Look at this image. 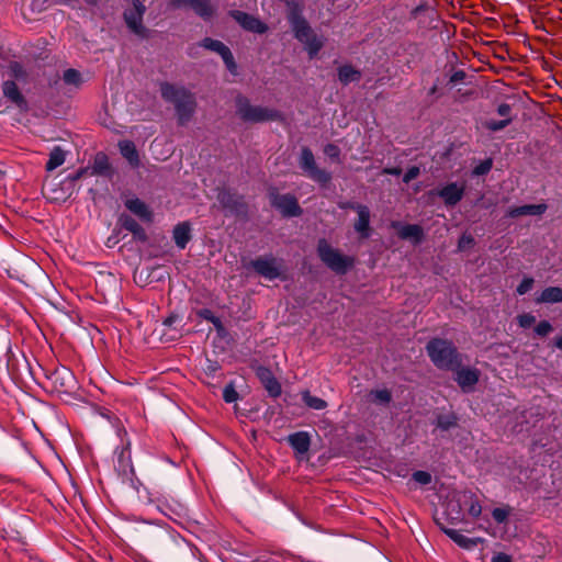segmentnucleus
Returning a JSON list of instances; mask_svg holds the SVG:
<instances>
[{"label":"nucleus","mask_w":562,"mask_h":562,"mask_svg":"<svg viewBox=\"0 0 562 562\" xmlns=\"http://www.w3.org/2000/svg\"><path fill=\"white\" fill-rule=\"evenodd\" d=\"M288 441L297 454L306 453L311 446V438L305 431H299L290 435Z\"/></svg>","instance_id":"obj_19"},{"label":"nucleus","mask_w":562,"mask_h":562,"mask_svg":"<svg viewBox=\"0 0 562 562\" xmlns=\"http://www.w3.org/2000/svg\"><path fill=\"white\" fill-rule=\"evenodd\" d=\"M237 114L246 122L261 123L268 121H277L281 117V114L269 108L259 105H252L246 98L239 97L237 99Z\"/></svg>","instance_id":"obj_5"},{"label":"nucleus","mask_w":562,"mask_h":562,"mask_svg":"<svg viewBox=\"0 0 562 562\" xmlns=\"http://www.w3.org/2000/svg\"><path fill=\"white\" fill-rule=\"evenodd\" d=\"M282 2H284L289 8L292 9L291 13L289 14V16L292 14V13H295L297 14V10H299V0H281Z\"/></svg>","instance_id":"obj_49"},{"label":"nucleus","mask_w":562,"mask_h":562,"mask_svg":"<svg viewBox=\"0 0 562 562\" xmlns=\"http://www.w3.org/2000/svg\"><path fill=\"white\" fill-rule=\"evenodd\" d=\"M453 78L460 79L459 72H456V74L453 75Z\"/></svg>","instance_id":"obj_59"},{"label":"nucleus","mask_w":562,"mask_h":562,"mask_svg":"<svg viewBox=\"0 0 562 562\" xmlns=\"http://www.w3.org/2000/svg\"><path fill=\"white\" fill-rule=\"evenodd\" d=\"M510 123V119H504L501 121L490 120L485 123V126L491 131H499L506 127Z\"/></svg>","instance_id":"obj_34"},{"label":"nucleus","mask_w":562,"mask_h":562,"mask_svg":"<svg viewBox=\"0 0 562 562\" xmlns=\"http://www.w3.org/2000/svg\"><path fill=\"white\" fill-rule=\"evenodd\" d=\"M160 90L162 98L175 104L179 124L183 125L189 122L195 109L193 95L186 89L170 83H162Z\"/></svg>","instance_id":"obj_2"},{"label":"nucleus","mask_w":562,"mask_h":562,"mask_svg":"<svg viewBox=\"0 0 562 562\" xmlns=\"http://www.w3.org/2000/svg\"><path fill=\"white\" fill-rule=\"evenodd\" d=\"M300 166L315 181L326 183L330 180L328 172L317 168L313 153L306 147L302 149Z\"/></svg>","instance_id":"obj_7"},{"label":"nucleus","mask_w":562,"mask_h":562,"mask_svg":"<svg viewBox=\"0 0 562 562\" xmlns=\"http://www.w3.org/2000/svg\"><path fill=\"white\" fill-rule=\"evenodd\" d=\"M492 169V160L486 159L482 162H480L474 169L473 175L481 176L487 173Z\"/></svg>","instance_id":"obj_38"},{"label":"nucleus","mask_w":562,"mask_h":562,"mask_svg":"<svg viewBox=\"0 0 562 562\" xmlns=\"http://www.w3.org/2000/svg\"><path fill=\"white\" fill-rule=\"evenodd\" d=\"M555 346L562 350V336L557 337L555 339Z\"/></svg>","instance_id":"obj_53"},{"label":"nucleus","mask_w":562,"mask_h":562,"mask_svg":"<svg viewBox=\"0 0 562 562\" xmlns=\"http://www.w3.org/2000/svg\"><path fill=\"white\" fill-rule=\"evenodd\" d=\"M292 30L294 32V36L304 44L306 50L308 52L311 58L314 57L323 47V41L318 37L313 30L310 27L308 23L301 15L292 13L289 16Z\"/></svg>","instance_id":"obj_3"},{"label":"nucleus","mask_w":562,"mask_h":562,"mask_svg":"<svg viewBox=\"0 0 562 562\" xmlns=\"http://www.w3.org/2000/svg\"><path fill=\"white\" fill-rule=\"evenodd\" d=\"M392 226L397 229V235L402 239L411 240L414 244H419L424 238V229L417 224H400L393 223Z\"/></svg>","instance_id":"obj_15"},{"label":"nucleus","mask_w":562,"mask_h":562,"mask_svg":"<svg viewBox=\"0 0 562 562\" xmlns=\"http://www.w3.org/2000/svg\"><path fill=\"white\" fill-rule=\"evenodd\" d=\"M302 398L304 403L313 409L321 411L327 406V403L321 397L313 396L308 391H304L302 393Z\"/></svg>","instance_id":"obj_29"},{"label":"nucleus","mask_w":562,"mask_h":562,"mask_svg":"<svg viewBox=\"0 0 562 562\" xmlns=\"http://www.w3.org/2000/svg\"><path fill=\"white\" fill-rule=\"evenodd\" d=\"M445 532L451 540L463 549H472L483 542V539L481 538H468L456 529H446Z\"/></svg>","instance_id":"obj_21"},{"label":"nucleus","mask_w":562,"mask_h":562,"mask_svg":"<svg viewBox=\"0 0 562 562\" xmlns=\"http://www.w3.org/2000/svg\"><path fill=\"white\" fill-rule=\"evenodd\" d=\"M119 148L122 156L130 162L134 168L140 165V159L136 146L131 140L119 142Z\"/></svg>","instance_id":"obj_20"},{"label":"nucleus","mask_w":562,"mask_h":562,"mask_svg":"<svg viewBox=\"0 0 562 562\" xmlns=\"http://www.w3.org/2000/svg\"><path fill=\"white\" fill-rule=\"evenodd\" d=\"M535 331L537 335L543 337L552 331V326L549 322L542 321L536 326Z\"/></svg>","instance_id":"obj_42"},{"label":"nucleus","mask_w":562,"mask_h":562,"mask_svg":"<svg viewBox=\"0 0 562 562\" xmlns=\"http://www.w3.org/2000/svg\"><path fill=\"white\" fill-rule=\"evenodd\" d=\"M355 211L358 213V220L355 223V229L361 235V237H368L370 232V211L368 206L357 204Z\"/></svg>","instance_id":"obj_17"},{"label":"nucleus","mask_w":562,"mask_h":562,"mask_svg":"<svg viewBox=\"0 0 562 562\" xmlns=\"http://www.w3.org/2000/svg\"><path fill=\"white\" fill-rule=\"evenodd\" d=\"M3 95L20 110H26L27 103L19 87L13 80H7L2 85Z\"/></svg>","instance_id":"obj_16"},{"label":"nucleus","mask_w":562,"mask_h":562,"mask_svg":"<svg viewBox=\"0 0 562 562\" xmlns=\"http://www.w3.org/2000/svg\"><path fill=\"white\" fill-rule=\"evenodd\" d=\"M231 15L247 31L262 34L268 30L263 22L248 13L235 10L231 12Z\"/></svg>","instance_id":"obj_11"},{"label":"nucleus","mask_w":562,"mask_h":562,"mask_svg":"<svg viewBox=\"0 0 562 562\" xmlns=\"http://www.w3.org/2000/svg\"><path fill=\"white\" fill-rule=\"evenodd\" d=\"M518 324L522 328H528L536 322V317L529 313H524L517 317Z\"/></svg>","instance_id":"obj_36"},{"label":"nucleus","mask_w":562,"mask_h":562,"mask_svg":"<svg viewBox=\"0 0 562 562\" xmlns=\"http://www.w3.org/2000/svg\"><path fill=\"white\" fill-rule=\"evenodd\" d=\"M338 78L341 83L348 85L350 82L359 81L361 72L352 66L345 65L338 69Z\"/></svg>","instance_id":"obj_26"},{"label":"nucleus","mask_w":562,"mask_h":562,"mask_svg":"<svg viewBox=\"0 0 562 562\" xmlns=\"http://www.w3.org/2000/svg\"><path fill=\"white\" fill-rule=\"evenodd\" d=\"M120 223L125 229L133 233L139 239L144 240L146 238L143 227L133 217L128 215H122L120 217Z\"/></svg>","instance_id":"obj_28"},{"label":"nucleus","mask_w":562,"mask_h":562,"mask_svg":"<svg viewBox=\"0 0 562 562\" xmlns=\"http://www.w3.org/2000/svg\"><path fill=\"white\" fill-rule=\"evenodd\" d=\"M474 245V238L470 234H463L458 243L459 250H465Z\"/></svg>","instance_id":"obj_40"},{"label":"nucleus","mask_w":562,"mask_h":562,"mask_svg":"<svg viewBox=\"0 0 562 562\" xmlns=\"http://www.w3.org/2000/svg\"><path fill=\"white\" fill-rule=\"evenodd\" d=\"M191 7L196 14L203 19H207L213 14V5L209 0H171L170 7L181 8Z\"/></svg>","instance_id":"obj_13"},{"label":"nucleus","mask_w":562,"mask_h":562,"mask_svg":"<svg viewBox=\"0 0 562 562\" xmlns=\"http://www.w3.org/2000/svg\"><path fill=\"white\" fill-rule=\"evenodd\" d=\"M257 375L263 383L267 391L272 396H279L281 393V385L277 379L272 375L271 371L267 368H258Z\"/></svg>","instance_id":"obj_18"},{"label":"nucleus","mask_w":562,"mask_h":562,"mask_svg":"<svg viewBox=\"0 0 562 562\" xmlns=\"http://www.w3.org/2000/svg\"><path fill=\"white\" fill-rule=\"evenodd\" d=\"M9 77L12 79H22L25 77L24 68L18 61H12L8 66Z\"/></svg>","instance_id":"obj_32"},{"label":"nucleus","mask_w":562,"mask_h":562,"mask_svg":"<svg viewBox=\"0 0 562 562\" xmlns=\"http://www.w3.org/2000/svg\"><path fill=\"white\" fill-rule=\"evenodd\" d=\"M93 173L102 175L110 169V164L106 155L99 153L97 154L93 161Z\"/></svg>","instance_id":"obj_30"},{"label":"nucleus","mask_w":562,"mask_h":562,"mask_svg":"<svg viewBox=\"0 0 562 562\" xmlns=\"http://www.w3.org/2000/svg\"><path fill=\"white\" fill-rule=\"evenodd\" d=\"M413 480L420 485H427L431 482V475L426 471H416L413 474Z\"/></svg>","instance_id":"obj_35"},{"label":"nucleus","mask_w":562,"mask_h":562,"mask_svg":"<svg viewBox=\"0 0 562 562\" xmlns=\"http://www.w3.org/2000/svg\"><path fill=\"white\" fill-rule=\"evenodd\" d=\"M373 400L379 403H389L391 401V393L387 390H376L371 393Z\"/></svg>","instance_id":"obj_37"},{"label":"nucleus","mask_w":562,"mask_h":562,"mask_svg":"<svg viewBox=\"0 0 562 562\" xmlns=\"http://www.w3.org/2000/svg\"><path fill=\"white\" fill-rule=\"evenodd\" d=\"M419 175V168L414 166V167H411L406 173L404 175L403 177V181L405 183H408L409 181H412L413 179L417 178Z\"/></svg>","instance_id":"obj_46"},{"label":"nucleus","mask_w":562,"mask_h":562,"mask_svg":"<svg viewBox=\"0 0 562 562\" xmlns=\"http://www.w3.org/2000/svg\"><path fill=\"white\" fill-rule=\"evenodd\" d=\"M426 351L431 362L439 369L450 370L462 363L461 355L450 340L432 338L426 345Z\"/></svg>","instance_id":"obj_1"},{"label":"nucleus","mask_w":562,"mask_h":562,"mask_svg":"<svg viewBox=\"0 0 562 562\" xmlns=\"http://www.w3.org/2000/svg\"><path fill=\"white\" fill-rule=\"evenodd\" d=\"M191 239V228L188 222H182L173 228V240L180 249H184Z\"/></svg>","instance_id":"obj_24"},{"label":"nucleus","mask_w":562,"mask_h":562,"mask_svg":"<svg viewBox=\"0 0 562 562\" xmlns=\"http://www.w3.org/2000/svg\"><path fill=\"white\" fill-rule=\"evenodd\" d=\"M202 46L220 54L222 56L226 67L233 74L235 72L236 64H235L234 57L227 46H225L222 42L215 41L212 38H205L202 43Z\"/></svg>","instance_id":"obj_14"},{"label":"nucleus","mask_w":562,"mask_h":562,"mask_svg":"<svg viewBox=\"0 0 562 562\" xmlns=\"http://www.w3.org/2000/svg\"><path fill=\"white\" fill-rule=\"evenodd\" d=\"M88 3L92 4L95 3L97 0H86Z\"/></svg>","instance_id":"obj_56"},{"label":"nucleus","mask_w":562,"mask_h":562,"mask_svg":"<svg viewBox=\"0 0 562 562\" xmlns=\"http://www.w3.org/2000/svg\"><path fill=\"white\" fill-rule=\"evenodd\" d=\"M497 113H498L501 116L505 117V119H510V117H509V114H510V106H509L508 104H506V103H502V104H499V105H498V108H497Z\"/></svg>","instance_id":"obj_48"},{"label":"nucleus","mask_w":562,"mask_h":562,"mask_svg":"<svg viewBox=\"0 0 562 562\" xmlns=\"http://www.w3.org/2000/svg\"><path fill=\"white\" fill-rule=\"evenodd\" d=\"M533 285V279L532 278H525L520 284L517 286V293L519 295H524L527 292H529L532 289Z\"/></svg>","instance_id":"obj_41"},{"label":"nucleus","mask_w":562,"mask_h":562,"mask_svg":"<svg viewBox=\"0 0 562 562\" xmlns=\"http://www.w3.org/2000/svg\"><path fill=\"white\" fill-rule=\"evenodd\" d=\"M177 316L176 315H171V316H168L165 321H164V325L166 326H171L176 321H177Z\"/></svg>","instance_id":"obj_52"},{"label":"nucleus","mask_w":562,"mask_h":562,"mask_svg":"<svg viewBox=\"0 0 562 562\" xmlns=\"http://www.w3.org/2000/svg\"><path fill=\"white\" fill-rule=\"evenodd\" d=\"M464 192V183L450 182L438 189L436 194L442 199L447 206H454L462 200Z\"/></svg>","instance_id":"obj_8"},{"label":"nucleus","mask_w":562,"mask_h":562,"mask_svg":"<svg viewBox=\"0 0 562 562\" xmlns=\"http://www.w3.org/2000/svg\"><path fill=\"white\" fill-rule=\"evenodd\" d=\"M357 204H351V203H347V204H344L342 207H350V209H353L355 210V206Z\"/></svg>","instance_id":"obj_54"},{"label":"nucleus","mask_w":562,"mask_h":562,"mask_svg":"<svg viewBox=\"0 0 562 562\" xmlns=\"http://www.w3.org/2000/svg\"><path fill=\"white\" fill-rule=\"evenodd\" d=\"M145 12V7L138 1H134L133 8L124 13L125 21L128 27L137 35H143L144 27L142 26V18Z\"/></svg>","instance_id":"obj_12"},{"label":"nucleus","mask_w":562,"mask_h":562,"mask_svg":"<svg viewBox=\"0 0 562 562\" xmlns=\"http://www.w3.org/2000/svg\"><path fill=\"white\" fill-rule=\"evenodd\" d=\"M562 302V289L559 286H549L544 289L537 303H560Z\"/></svg>","instance_id":"obj_27"},{"label":"nucleus","mask_w":562,"mask_h":562,"mask_svg":"<svg viewBox=\"0 0 562 562\" xmlns=\"http://www.w3.org/2000/svg\"><path fill=\"white\" fill-rule=\"evenodd\" d=\"M271 204L285 216H296L301 213L296 199L290 194L272 193Z\"/></svg>","instance_id":"obj_10"},{"label":"nucleus","mask_w":562,"mask_h":562,"mask_svg":"<svg viewBox=\"0 0 562 562\" xmlns=\"http://www.w3.org/2000/svg\"><path fill=\"white\" fill-rule=\"evenodd\" d=\"M453 78L460 79L459 72H456V74L453 75Z\"/></svg>","instance_id":"obj_57"},{"label":"nucleus","mask_w":562,"mask_h":562,"mask_svg":"<svg viewBox=\"0 0 562 562\" xmlns=\"http://www.w3.org/2000/svg\"><path fill=\"white\" fill-rule=\"evenodd\" d=\"M63 79L65 83L78 87L81 83V75L76 69H67L64 72Z\"/></svg>","instance_id":"obj_31"},{"label":"nucleus","mask_w":562,"mask_h":562,"mask_svg":"<svg viewBox=\"0 0 562 562\" xmlns=\"http://www.w3.org/2000/svg\"><path fill=\"white\" fill-rule=\"evenodd\" d=\"M59 2H63V3H70L72 0H58Z\"/></svg>","instance_id":"obj_55"},{"label":"nucleus","mask_w":562,"mask_h":562,"mask_svg":"<svg viewBox=\"0 0 562 562\" xmlns=\"http://www.w3.org/2000/svg\"><path fill=\"white\" fill-rule=\"evenodd\" d=\"M251 267L266 279L273 280L280 277L281 267L273 257H262L251 261Z\"/></svg>","instance_id":"obj_9"},{"label":"nucleus","mask_w":562,"mask_h":562,"mask_svg":"<svg viewBox=\"0 0 562 562\" xmlns=\"http://www.w3.org/2000/svg\"><path fill=\"white\" fill-rule=\"evenodd\" d=\"M221 203L225 206V207H229V209H235L237 203L234 202V203H231L233 201V196L227 193V192H222L218 196Z\"/></svg>","instance_id":"obj_45"},{"label":"nucleus","mask_w":562,"mask_h":562,"mask_svg":"<svg viewBox=\"0 0 562 562\" xmlns=\"http://www.w3.org/2000/svg\"><path fill=\"white\" fill-rule=\"evenodd\" d=\"M223 398L226 403H233L238 398V394L233 385H226L223 391Z\"/></svg>","instance_id":"obj_39"},{"label":"nucleus","mask_w":562,"mask_h":562,"mask_svg":"<svg viewBox=\"0 0 562 562\" xmlns=\"http://www.w3.org/2000/svg\"><path fill=\"white\" fill-rule=\"evenodd\" d=\"M453 78L460 79L459 72H456V74L453 75Z\"/></svg>","instance_id":"obj_58"},{"label":"nucleus","mask_w":562,"mask_h":562,"mask_svg":"<svg viewBox=\"0 0 562 562\" xmlns=\"http://www.w3.org/2000/svg\"><path fill=\"white\" fill-rule=\"evenodd\" d=\"M453 78L460 79L459 72H456V74L453 75Z\"/></svg>","instance_id":"obj_60"},{"label":"nucleus","mask_w":562,"mask_h":562,"mask_svg":"<svg viewBox=\"0 0 562 562\" xmlns=\"http://www.w3.org/2000/svg\"><path fill=\"white\" fill-rule=\"evenodd\" d=\"M200 316L212 322L217 328L222 326L221 321L207 308L200 311Z\"/></svg>","instance_id":"obj_44"},{"label":"nucleus","mask_w":562,"mask_h":562,"mask_svg":"<svg viewBox=\"0 0 562 562\" xmlns=\"http://www.w3.org/2000/svg\"><path fill=\"white\" fill-rule=\"evenodd\" d=\"M509 513L510 510L508 507H497L492 512V516L497 522L501 524L506 521V519L509 516Z\"/></svg>","instance_id":"obj_33"},{"label":"nucleus","mask_w":562,"mask_h":562,"mask_svg":"<svg viewBox=\"0 0 562 562\" xmlns=\"http://www.w3.org/2000/svg\"><path fill=\"white\" fill-rule=\"evenodd\" d=\"M468 510H469V514H470L472 517L476 518V517H479V516L481 515V513H482V506H481L480 502H477V501H473V502L471 503V505H470V507H469V509H468Z\"/></svg>","instance_id":"obj_47"},{"label":"nucleus","mask_w":562,"mask_h":562,"mask_svg":"<svg viewBox=\"0 0 562 562\" xmlns=\"http://www.w3.org/2000/svg\"><path fill=\"white\" fill-rule=\"evenodd\" d=\"M125 206L140 220L146 222L151 221V212L149 211L147 205L139 199H128L125 202Z\"/></svg>","instance_id":"obj_23"},{"label":"nucleus","mask_w":562,"mask_h":562,"mask_svg":"<svg viewBox=\"0 0 562 562\" xmlns=\"http://www.w3.org/2000/svg\"><path fill=\"white\" fill-rule=\"evenodd\" d=\"M451 370L454 372V381L463 392L469 393L474 390V386L481 376L479 369L472 367H461V364H459L454 366V369Z\"/></svg>","instance_id":"obj_6"},{"label":"nucleus","mask_w":562,"mask_h":562,"mask_svg":"<svg viewBox=\"0 0 562 562\" xmlns=\"http://www.w3.org/2000/svg\"><path fill=\"white\" fill-rule=\"evenodd\" d=\"M317 252L321 260L338 274L346 273L355 262L352 257L342 255L339 250L333 248L325 239L318 241Z\"/></svg>","instance_id":"obj_4"},{"label":"nucleus","mask_w":562,"mask_h":562,"mask_svg":"<svg viewBox=\"0 0 562 562\" xmlns=\"http://www.w3.org/2000/svg\"><path fill=\"white\" fill-rule=\"evenodd\" d=\"M65 161L66 151L61 147L55 146L49 153V158L45 165V169L47 172H52L56 168L60 167Z\"/></svg>","instance_id":"obj_25"},{"label":"nucleus","mask_w":562,"mask_h":562,"mask_svg":"<svg viewBox=\"0 0 562 562\" xmlns=\"http://www.w3.org/2000/svg\"><path fill=\"white\" fill-rule=\"evenodd\" d=\"M324 153L330 159L337 160L339 158V155H340V149H339L338 146H336L334 144H328V145L325 146Z\"/></svg>","instance_id":"obj_43"},{"label":"nucleus","mask_w":562,"mask_h":562,"mask_svg":"<svg viewBox=\"0 0 562 562\" xmlns=\"http://www.w3.org/2000/svg\"><path fill=\"white\" fill-rule=\"evenodd\" d=\"M547 210L544 204H527L522 206L510 207L507 212L509 217H519L522 215H541Z\"/></svg>","instance_id":"obj_22"},{"label":"nucleus","mask_w":562,"mask_h":562,"mask_svg":"<svg viewBox=\"0 0 562 562\" xmlns=\"http://www.w3.org/2000/svg\"><path fill=\"white\" fill-rule=\"evenodd\" d=\"M383 173L398 176L401 173V169L400 168H385L383 170Z\"/></svg>","instance_id":"obj_51"},{"label":"nucleus","mask_w":562,"mask_h":562,"mask_svg":"<svg viewBox=\"0 0 562 562\" xmlns=\"http://www.w3.org/2000/svg\"><path fill=\"white\" fill-rule=\"evenodd\" d=\"M492 562H512V559L505 553H498L492 558Z\"/></svg>","instance_id":"obj_50"}]
</instances>
